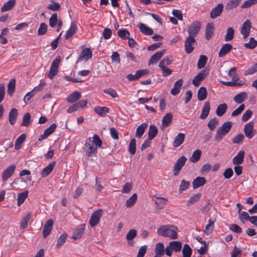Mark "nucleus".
<instances>
[{
    "label": "nucleus",
    "instance_id": "1",
    "mask_svg": "<svg viewBox=\"0 0 257 257\" xmlns=\"http://www.w3.org/2000/svg\"><path fill=\"white\" fill-rule=\"evenodd\" d=\"M102 142L99 137L94 134L91 138H87L84 144L85 154L87 156L90 157L97 153V147L101 148Z\"/></svg>",
    "mask_w": 257,
    "mask_h": 257
},
{
    "label": "nucleus",
    "instance_id": "2",
    "mask_svg": "<svg viewBox=\"0 0 257 257\" xmlns=\"http://www.w3.org/2000/svg\"><path fill=\"white\" fill-rule=\"evenodd\" d=\"M178 228L176 226L171 225H162L157 229V233L159 235L169 237L171 239L178 238Z\"/></svg>",
    "mask_w": 257,
    "mask_h": 257
},
{
    "label": "nucleus",
    "instance_id": "3",
    "mask_svg": "<svg viewBox=\"0 0 257 257\" xmlns=\"http://www.w3.org/2000/svg\"><path fill=\"white\" fill-rule=\"evenodd\" d=\"M60 63V58L57 57L53 61L51 65L48 77L52 79L53 77L58 73V67Z\"/></svg>",
    "mask_w": 257,
    "mask_h": 257
},
{
    "label": "nucleus",
    "instance_id": "4",
    "mask_svg": "<svg viewBox=\"0 0 257 257\" xmlns=\"http://www.w3.org/2000/svg\"><path fill=\"white\" fill-rule=\"evenodd\" d=\"M102 212L101 209H98L92 213L89 220V224L91 227L95 226L99 223L102 215Z\"/></svg>",
    "mask_w": 257,
    "mask_h": 257
},
{
    "label": "nucleus",
    "instance_id": "5",
    "mask_svg": "<svg viewBox=\"0 0 257 257\" xmlns=\"http://www.w3.org/2000/svg\"><path fill=\"white\" fill-rule=\"evenodd\" d=\"M200 23L199 22H193L189 26L188 29L189 36L194 38L198 33L200 30Z\"/></svg>",
    "mask_w": 257,
    "mask_h": 257
},
{
    "label": "nucleus",
    "instance_id": "6",
    "mask_svg": "<svg viewBox=\"0 0 257 257\" xmlns=\"http://www.w3.org/2000/svg\"><path fill=\"white\" fill-rule=\"evenodd\" d=\"M186 161L187 158L184 156L178 159L174 166L173 174L174 176L178 175L180 171L184 166Z\"/></svg>",
    "mask_w": 257,
    "mask_h": 257
},
{
    "label": "nucleus",
    "instance_id": "7",
    "mask_svg": "<svg viewBox=\"0 0 257 257\" xmlns=\"http://www.w3.org/2000/svg\"><path fill=\"white\" fill-rule=\"evenodd\" d=\"M195 45L194 38L191 37V36L187 37L185 42V52L188 54L191 53L194 50Z\"/></svg>",
    "mask_w": 257,
    "mask_h": 257
},
{
    "label": "nucleus",
    "instance_id": "8",
    "mask_svg": "<svg viewBox=\"0 0 257 257\" xmlns=\"http://www.w3.org/2000/svg\"><path fill=\"white\" fill-rule=\"evenodd\" d=\"M208 73L205 70H202L200 73H198L194 78L192 83L193 85L198 87L200 85L201 82L207 76Z\"/></svg>",
    "mask_w": 257,
    "mask_h": 257
},
{
    "label": "nucleus",
    "instance_id": "9",
    "mask_svg": "<svg viewBox=\"0 0 257 257\" xmlns=\"http://www.w3.org/2000/svg\"><path fill=\"white\" fill-rule=\"evenodd\" d=\"M251 22L249 20H246L242 24L240 33L243 36V38H246L249 35L251 28Z\"/></svg>",
    "mask_w": 257,
    "mask_h": 257
},
{
    "label": "nucleus",
    "instance_id": "10",
    "mask_svg": "<svg viewBox=\"0 0 257 257\" xmlns=\"http://www.w3.org/2000/svg\"><path fill=\"white\" fill-rule=\"evenodd\" d=\"M152 200L155 201L157 208L159 210L163 208L168 201L167 198L161 197L157 195L153 196Z\"/></svg>",
    "mask_w": 257,
    "mask_h": 257
},
{
    "label": "nucleus",
    "instance_id": "11",
    "mask_svg": "<svg viewBox=\"0 0 257 257\" xmlns=\"http://www.w3.org/2000/svg\"><path fill=\"white\" fill-rule=\"evenodd\" d=\"M16 168V166L13 165L9 166L6 170L4 171L2 175V179L4 181H6L13 175Z\"/></svg>",
    "mask_w": 257,
    "mask_h": 257
},
{
    "label": "nucleus",
    "instance_id": "12",
    "mask_svg": "<svg viewBox=\"0 0 257 257\" xmlns=\"http://www.w3.org/2000/svg\"><path fill=\"white\" fill-rule=\"evenodd\" d=\"M166 50L163 49L160 51H158L152 56L149 61L148 64L149 65L156 63L161 57L165 54Z\"/></svg>",
    "mask_w": 257,
    "mask_h": 257
},
{
    "label": "nucleus",
    "instance_id": "13",
    "mask_svg": "<svg viewBox=\"0 0 257 257\" xmlns=\"http://www.w3.org/2000/svg\"><path fill=\"white\" fill-rule=\"evenodd\" d=\"M223 5L222 4H218L210 12V17L215 19L221 15L223 10Z\"/></svg>",
    "mask_w": 257,
    "mask_h": 257
},
{
    "label": "nucleus",
    "instance_id": "14",
    "mask_svg": "<svg viewBox=\"0 0 257 257\" xmlns=\"http://www.w3.org/2000/svg\"><path fill=\"white\" fill-rule=\"evenodd\" d=\"M253 125V122L250 121L246 123L244 127V134L246 137L248 138L249 139H251L254 136V134L252 132Z\"/></svg>",
    "mask_w": 257,
    "mask_h": 257
},
{
    "label": "nucleus",
    "instance_id": "15",
    "mask_svg": "<svg viewBox=\"0 0 257 257\" xmlns=\"http://www.w3.org/2000/svg\"><path fill=\"white\" fill-rule=\"evenodd\" d=\"M92 57V52L89 48L84 49L78 58V61H81L85 60V61H88Z\"/></svg>",
    "mask_w": 257,
    "mask_h": 257
},
{
    "label": "nucleus",
    "instance_id": "16",
    "mask_svg": "<svg viewBox=\"0 0 257 257\" xmlns=\"http://www.w3.org/2000/svg\"><path fill=\"white\" fill-rule=\"evenodd\" d=\"M53 224V221L52 219L48 220L44 226L43 235L46 238L51 232Z\"/></svg>",
    "mask_w": 257,
    "mask_h": 257
},
{
    "label": "nucleus",
    "instance_id": "17",
    "mask_svg": "<svg viewBox=\"0 0 257 257\" xmlns=\"http://www.w3.org/2000/svg\"><path fill=\"white\" fill-rule=\"evenodd\" d=\"M56 165L55 161L52 162L47 165L41 172V175L42 177L45 178L48 176L52 171Z\"/></svg>",
    "mask_w": 257,
    "mask_h": 257
},
{
    "label": "nucleus",
    "instance_id": "18",
    "mask_svg": "<svg viewBox=\"0 0 257 257\" xmlns=\"http://www.w3.org/2000/svg\"><path fill=\"white\" fill-rule=\"evenodd\" d=\"M210 109V105L209 101L205 102L202 108V112L199 116L200 119H205L208 115Z\"/></svg>",
    "mask_w": 257,
    "mask_h": 257
},
{
    "label": "nucleus",
    "instance_id": "19",
    "mask_svg": "<svg viewBox=\"0 0 257 257\" xmlns=\"http://www.w3.org/2000/svg\"><path fill=\"white\" fill-rule=\"evenodd\" d=\"M85 224H80L77 228H76L73 233L72 238L77 239L79 238L83 234L85 229Z\"/></svg>",
    "mask_w": 257,
    "mask_h": 257
},
{
    "label": "nucleus",
    "instance_id": "20",
    "mask_svg": "<svg viewBox=\"0 0 257 257\" xmlns=\"http://www.w3.org/2000/svg\"><path fill=\"white\" fill-rule=\"evenodd\" d=\"M244 152L240 151L233 158L232 163L235 165H238L242 164L243 162L244 157Z\"/></svg>",
    "mask_w": 257,
    "mask_h": 257
},
{
    "label": "nucleus",
    "instance_id": "21",
    "mask_svg": "<svg viewBox=\"0 0 257 257\" xmlns=\"http://www.w3.org/2000/svg\"><path fill=\"white\" fill-rule=\"evenodd\" d=\"M183 80L180 79L177 80L174 84V87L171 90V94L173 95L178 94L180 92V89L182 86Z\"/></svg>",
    "mask_w": 257,
    "mask_h": 257
},
{
    "label": "nucleus",
    "instance_id": "22",
    "mask_svg": "<svg viewBox=\"0 0 257 257\" xmlns=\"http://www.w3.org/2000/svg\"><path fill=\"white\" fill-rule=\"evenodd\" d=\"M231 49L232 45L231 44L228 43L224 44L219 52L218 56L219 57L224 56L230 51Z\"/></svg>",
    "mask_w": 257,
    "mask_h": 257
},
{
    "label": "nucleus",
    "instance_id": "23",
    "mask_svg": "<svg viewBox=\"0 0 257 257\" xmlns=\"http://www.w3.org/2000/svg\"><path fill=\"white\" fill-rule=\"evenodd\" d=\"M206 183V179L203 177H198L195 179L192 183L194 189H197Z\"/></svg>",
    "mask_w": 257,
    "mask_h": 257
},
{
    "label": "nucleus",
    "instance_id": "24",
    "mask_svg": "<svg viewBox=\"0 0 257 257\" xmlns=\"http://www.w3.org/2000/svg\"><path fill=\"white\" fill-rule=\"evenodd\" d=\"M185 139V134L179 133L176 137L173 143V146L175 148L179 147L184 142Z\"/></svg>",
    "mask_w": 257,
    "mask_h": 257
},
{
    "label": "nucleus",
    "instance_id": "25",
    "mask_svg": "<svg viewBox=\"0 0 257 257\" xmlns=\"http://www.w3.org/2000/svg\"><path fill=\"white\" fill-rule=\"evenodd\" d=\"M77 27L76 23L72 22L70 25L69 29L66 32L65 38L66 39H68L71 37L76 32Z\"/></svg>",
    "mask_w": 257,
    "mask_h": 257
},
{
    "label": "nucleus",
    "instance_id": "26",
    "mask_svg": "<svg viewBox=\"0 0 257 257\" xmlns=\"http://www.w3.org/2000/svg\"><path fill=\"white\" fill-rule=\"evenodd\" d=\"M32 212H29L27 213L23 217L20 224L21 229H25L27 227L28 221L30 220Z\"/></svg>",
    "mask_w": 257,
    "mask_h": 257
},
{
    "label": "nucleus",
    "instance_id": "27",
    "mask_svg": "<svg viewBox=\"0 0 257 257\" xmlns=\"http://www.w3.org/2000/svg\"><path fill=\"white\" fill-rule=\"evenodd\" d=\"M18 110L16 108H12L9 115V120L10 124L13 125L16 122L18 117Z\"/></svg>",
    "mask_w": 257,
    "mask_h": 257
},
{
    "label": "nucleus",
    "instance_id": "28",
    "mask_svg": "<svg viewBox=\"0 0 257 257\" xmlns=\"http://www.w3.org/2000/svg\"><path fill=\"white\" fill-rule=\"evenodd\" d=\"M147 126L148 124L147 123H143L140 125L136 130V137L138 138H141L143 135Z\"/></svg>",
    "mask_w": 257,
    "mask_h": 257
},
{
    "label": "nucleus",
    "instance_id": "29",
    "mask_svg": "<svg viewBox=\"0 0 257 257\" xmlns=\"http://www.w3.org/2000/svg\"><path fill=\"white\" fill-rule=\"evenodd\" d=\"M139 27L140 31L142 33H143L146 35H149V36L152 35L154 33V31H153V29L147 27L146 25H145L143 23H141L139 25Z\"/></svg>",
    "mask_w": 257,
    "mask_h": 257
},
{
    "label": "nucleus",
    "instance_id": "30",
    "mask_svg": "<svg viewBox=\"0 0 257 257\" xmlns=\"http://www.w3.org/2000/svg\"><path fill=\"white\" fill-rule=\"evenodd\" d=\"M16 4V0H9L1 8L2 12H6L12 10Z\"/></svg>",
    "mask_w": 257,
    "mask_h": 257
},
{
    "label": "nucleus",
    "instance_id": "31",
    "mask_svg": "<svg viewBox=\"0 0 257 257\" xmlns=\"http://www.w3.org/2000/svg\"><path fill=\"white\" fill-rule=\"evenodd\" d=\"M247 97V94L246 92H242L236 95L233 100L237 103H241L244 101Z\"/></svg>",
    "mask_w": 257,
    "mask_h": 257
},
{
    "label": "nucleus",
    "instance_id": "32",
    "mask_svg": "<svg viewBox=\"0 0 257 257\" xmlns=\"http://www.w3.org/2000/svg\"><path fill=\"white\" fill-rule=\"evenodd\" d=\"M29 191L27 190L23 192H21L18 194L17 198V205L20 206L22 203L24 202L28 196Z\"/></svg>",
    "mask_w": 257,
    "mask_h": 257
},
{
    "label": "nucleus",
    "instance_id": "33",
    "mask_svg": "<svg viewBox=\"0 0 257 257\" xmlns=\"http://www.w3.org/2000/svg\"><path fill=\"white\" fill-rule=\"evenodd\" d=\"M81 97V94L78 91L74 92L67 97V100L70 103H73L78 100Z\"/></svg>",
    "mask_w": 257,
    "mask_h": 257
},
{
    "label": "nucleus",
    "instance_id": "34",
    "mask_svg": "<svg viewBox=\"0 0 257 257\" xmlns=\"http://www.w3.org/2000/svg\"><path fill=\"white\" fill-rule=\"evenodd\" d=\"M173 118V115L171 113H167L163 117L162 125L163 127L168 126L171 122Z\"/></svg>",
    "mask_w": 257,
    "mask_h": 257
},
{
    "label": "nucleus",
    "instance_id": "35",
    "mask_svg": "<svg viewBox=\"0 0 257 257\" xmlns=\"http://www.w3.org/2000/svg\"><path fill=\"white\" fill-rule=\"evenodd\" d=\"M227 109V105L226 103H222L219 104L216 110V115L218 116H222L226 111Z\"/></svg>",
    "mask_w": 257,
    "mask_h": 257
},
{
    "label": "nucleus",
    "instance_id": "36",
    "mask_svg": "<svg viewBox=\"0 0 257 257\" xmlns=\"http://www.w3.org/2000/svg\"><path fill=\"white\" fill-rule=\"evenodd\" d=\"M214 30V25L212 23H209L206 27L205 32V38L209 40L212 37Z\"/></svg>",
    "mask_w": 257,
    "mask_h": 257
},
{
    "label": "nucleus",
    "instance_id": "37",
    "mask_svg": "<svg viewBox=\"0 0 257 257\" xmlns=\"http://www.w3.org/2000/svg\"><path fill=\"white\" fill-rule=\"evenodd\" d=\"M158 134V129L154 125H151L148 131V139L153 140Z\"/></svg>",
    "mask_w": 257,
    "mask_h": 257
},
{
    "label": "nucleus",
    "instance_id": "38",
    "mask_svg": "<svg viewBox=\"0 0 257 257\" xmlns=\"http://www.w3.org/2000/svg\"><path fill=\"white\" fill-rule=\"evenodd\" d=\"M26 138V135L25 134H23L21 135L20 137L18 138V139L16 140L15 144V148L16 150H19L22 144L24 142Z\"/></svg>",
    "mask_w": 257,
    "mask_h": 257
},
{
    "label": "nucleus",
    "instance_id": "39",
    "mask_svg": "<svg viewBox=\"0 0 257 257\" xmlns=\"http://www.w3.org/2000/svg\"><path fill=\"white\" fill-rule=\"evenodd\" d=\"M198 99L200 101L205 100L207 95V90L204 87H201L198 91Z\"/></svg>",
    "mask_w": 257,
    "mask_h": 257
},
{
    "label": "nucleus",
    "instance_id": "40",
    "mask_svg": "<svg viewBox=\"0 0 257 257\" xmlns=\"http://www.w3.org/2000/svg\"><path fill=\"white\" fill-rule=\"evenodd\" d=\"M214 220L210 219L208 221V223L206 225L205 229L204 230V234L209 235L212 233L214 228Z\"/></svg>",
    "mask_w": 257,
    "mask_h": 257
},
{
    "label": "nucleus",
    "instance_id": "41",
    "mask_svg": "<svg viewBox=\"0 0 257 257\" xmlns=\"http://www.w3.org/2000/svg\"><path fill=\"white\" fill-rule=\"evenodd\" d=\"M170 246L172 248L173 250L176 252H179L182 248V243L179 241H172L169 243Z\"/></svg>",
    "mask_w": 257,
    "mask_h": 257
},
{
    "label": "nucleus",
    "instance_id": "42",
    "mask_svg": "<svg viewBox=\"0 0 257 257\" xmlns=\"http://www.w3.org/2000/svg\"><path fill=\"white\" fill-rule=\"evenodd\" d=\"M109 110L106 107L96 106L94 108L95 112L102 116H105L109 112Z\"/></svg>",
    "mask_w": 257,
    "mask_h": 257
},
{
    "label": "nucleus",
    "instance_id": "43",
    "mask_svg": "<svg viewBox=\"0 0 257 257\" xmlns=\"http://www.w3.org/2000/svg\"><path fill=\"white\" fill-rule=\"evenodd\" d=\"M173 61V58L171 56L165 57L160 62L159 67H166L167 66L170 65Z\"/></svg>",
    "mask_w": 257,
    "mask_h": 257
},
{
    "label": "nucleus",
    "instance_id": "44",
    "mask_svg": "<svg viewBox=\"0 0 257 257\" xmlns=\"http://www.w3.org/2000/svg\"><path fill=\"white\" fill-rule=\"evenodd\" d=\"M201 155V151L200 150H195L190 158V162L196 163L199 160Z\"/></svg>",
    "mask_w": 257,
    "mask_h": 257
},
{
    "label": "nucleus",
    "instance_id": "45",
    "mask_svg": "<svg viewBox=\"0 0 257 257\" xmlns=\"http://www.w3.org/2000/svg\"><path fill=\"white\" fill-rule=\"evenodd\" d=\"M183 257H191L192 250L189 244H185L182 249Z\"/></svg>",
    "mask_w": 257,
    "mask_h": 257
},
{
    "label": "nucleus",
    "instance_id": "46",
    "mask_svg": "<svg viewBox=\"0 0 257 257\" xmlns=\"http://www.w3.org/2000/svg\"><path fill=\"white\" fill-rule=\"evenodd\" d=\"M234 31L232 27H229L227 29L226 34L224 37L225 41H230L233 39Z\"/></svg>",
    "mask_w": 257,
    "mask_h": 257
},
{
    "label": "nucleus",
    "instance_id": "47",
    "mask_svg": "<svg viewBox=\"0 0 257 257\" xmlns=\"http://www.w3.org/2000/svg\"><path fill=\"white\" fill-rule=\"evenodd\" d=\"M16 86V80L15 79H11L8 85V90L7 93L11 95L14 92L15 90Z\"/></svg>",
    "mask_w": 257,
    "mask_h": 257
},
{
    "label": "nucleus",
    "instance_id": "48",
    "mask_svg": "<svg viewBox=\"0 0 257 257\" xmlns=\"http://www.w3.org/2000/svg\"><path fill=\"white\" fill-rule=\"evenodd\" d=\"M137 200V195L136 193L133 194L126 201L125 206L127 207H132L136 202Z\"/></svg>",
    "mask_w": 257,
    "mask_h": 257
},
{
    "label": "nucleus",
    "instance_id": "49",
    "mask_svg": "<svg viewBox=\"0 0 257 257\" xmlns=\"http://www.w3.org/2000/svg\"><path fill=\"white\" fill-rule=\"evenodd\" d=\"M155 252L156 253L163 255L165 252V247L163 243L159 242L155 245Z\"/></svg>",
    "mask_w": 257,
    "mask_h": 257
},
{
    "label": "nucleus",
    "instance_id": "50",
    "mask_svg": "<svg viewBox=\"0 0 257 257\" xmlns=\"http://www.w3.org/2000/svg\"><path fill=\"white\" fill-rule=\"evenodd\" d=\"M244 46L246 48L253 49L257 46V41L253 38H250L249 41L248 43H245Z\"/></svg>",
    "mask_w": 257,
    "mask_h": 257
},
{
    "label": "nucleus",
    "instance_id": "51",
    "mask_svg": "<svg viewBox=\"0 0 257 257\" xmlns=\"http://www.w3.org/2000/svg\"><path fill=\"white\" fill-rule=\"evenodd\" d=\"M226 134L227 133L219 127L216 132L215 139L216 141H220Z\"/></svg>",
    "mask_w": 257,
    "mask_h": 257
},
{
    "label": "nucleus",
    "instance_id": "52",
    "mask_svg": "<svg viewBox=\"0 0 257 257\" xmlns=\"http://www.w3.org/2000/svg\"><path fill=\"white\" fill-rule=\"evenodd\" d=\"M207 58L205 55H201L198 60L197 63V67L199 69L203 68L207 62Z\"/></svg>",
    "mask_w": 257,
    "mask_h": 257
},
{
    "label": "nucleus",
    "instance_id": "53",
    "mask_svg": "<svg viewBox=\"0 0 257 257\" xmlns=\"http://www.w3.org/2000/svg\"><path fill=\"white\" fill-rule=\"evenodd\" d=\"M129 152L132 154L134 155L136 152V140L135 139H132L131 140V142L129 144L128 147Z\"/></svg>",
    "mask_w": 257,
    "mask_h": 257
},
{
    "label": "nucleus",
    "instance_id": "54",
    "mask_svg": "<svg viewBox=\"0 0 257 257\" xmlns=\"http://www.w3.org/2000/svg\"><path fill=\"white\" fill-rule=\"evenodd\" d=\"M47 8L49 10L53 11H57L60 9V5L56 2L54 1H51V4L48 5Z\"/></svg>",
    "mask_w": 257,
    "mask_h": 257
},
{
    "label": "nucleus",
    "instance_id": "55",
    "mask_svg": "<svg viewBox=\"0 0 257 257\" xmlns=\"http://www.w3.org/2000/svg\"><path fill=\"white\" fill-rule=\"evenodd\" d=\"M218 124V120L216 117H214L211 119L208 123V127L209 128L210 131H213L217 125Z\"/></svg>",
    "mask_w": 257,
    "mask_h": 257
},
{
    "label": "nucleus",
    "instance_id": "56",
    "mask_svg": "<svg viewBox=\"0 0 257 257\" xmlns=\"http://www.w3.org/2000/svg\"><path fill=\"white\" fill-rule=\"evenodd\" d=\"M31 122V115L29 113H26L23 117V121L21 123L22 126H27Z\"/></svg>",
    "mask_w": 257,
    "mask_h": 257
},
{
    "label": "nucleus",
    "instance_id": "57",
    "mask_svg": "<svg viewBox=\"0 0 257 257\" xmlns=\"http://www.w3.org/2000/svg\"><path fill=\"white\" fill-rule=\"evenodd\" d=\"M241 0H231L227 5L228 9H232L236 8L240 3Z\"/></svg>",
    "mask_w": 257,
    "mask_h": 257
},
{
    "label": "nucleus",
    "instance_id": "58",
    "mask_svg": "<svg viewBox=\"0 0 257 257\" xmlns=\"http://www.w3.org/2000/svg\"><path fill=\"white\" fill-rule=\"evenodd\" d=\"M57 17H57V13H54L51 16V17L49 19V24H50V26L51 27L54 28L56 25L57 22L59 21V20H58Z\"/></svg>",
    "mask_w": 257,
    "mask_h": 257
},
{
    "label": "nucleus",
    "instance_id": "59",
    "mask_svg": "<svg viewBox=\"0 0 257 257\" xmlns=\"http://www.w3.org/2000/svg\"><path fill=\"white\" fill-rule=\"evenodd\" d=\"M256 4H257V0H247L241 5L240 7L242 9H246Z\"/></svg>",
    "mask_w": 257,
    "mask_h": 257
},
{
    "label": "nucleus",
    "instance_id": "60",
    "mask_svg": "<svg viewBox=\"0 0 257 257\" xmlns=\"http://www.w3.org/2000/svg\"><path fill=\"white\" fill-rule=\"evenodd\" d=\"M67 238L66 234H63L58 238L56 244V247L60 248L65 242Z\"/></svg>",
    "mask_w": 257,
    "mask_h": 257
},
{
    "label": "nucleus",
    "instance_id": "61",
    "mask_svg": "<svg viewBox=\"0 0 257 257\" xmlns=\"http://www.w3.org/2000/svg\"><path fill=\"white\" fill-rule=\"evenodd\" d=\"M130 35L129 32L125 29H120L118 32V36L123 39H128Z\"/></svg>",
    "mask_w": 257,
    "mask_h": 257
},
{
    "label": "nucleus",
    "instance_id": "62",
    "mask_svg": "<svg viewBox=\"0 0 257 257\" xmlns=\"http://www.w3.org/2000/svg\"><path fill=\"white\" fill-rule=\"evenodd\" d=\"M190 185V182L186 181L185 180H183L181 182V184L179 186V192H182L186 190Z\"/></svg>",
    "mask_w": 257,
    "mask_h": 257
},
{
    "label": "nucleus",
    "instance_id": "63",
    "mask_svg": "<svg viewBox=\"0 0 257 257\" xmlns=\"http://www.w3.org/2000/svg\"><path fill=\"white\" fill-rule=\"evenodd\" d=\"M137 235V231L135 229H131L126 235V239L131 240L136 237Z\"/></svg>",
    "mask_w": 257,
    "mask_h": 257
},
{
    "label": "nucleus",
    "instance_id": "64",
    "mask_svg": "<svg viewBox=\"0 0 257 257\" xmlns=\"http://www.w3.org/2000/svg\"><path fill=\"white\" fill-rule=\"evenodd\" d=\"M257 72V63L251 66V67L244 71V75L252 74Z\"/></svg>",
    "mask_w": 257,
    "mask_h": 257
}]
</instances>
